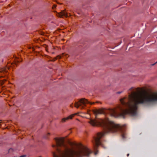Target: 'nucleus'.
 <instances>
[{"label": "nucleus", "mask_w": 157, "mask_h": 157, "mask_svg": "<svg viewBox=\"0 0 157 157\" xmlns=\"http://www.w3.org/2000/svg\"><path fill=\"white\" fill-rule=\"evenodd\" d=\"M140 88H130L128 97H124L120 100L122 105H118L114 109H109L106 112L111 116L117 117L121 116L124 118L128 114L132 117L137 115V110L140 104L149 105L157 102V93L151 94H143Z\"/></svg>", "instance_id": "nucleus-1"}, {"label": "nucleus", "mask_w": 157, "mask_h": 157, "mask_svg": "<svg viewBox=\"0 0 157 157\" xmlns=\"http://www.w3.org/2000/svg\"><path fill=\"white\" fill-rule=\"evenodd\" d=\"M89 122L93 126H100L102 127L104 130L103 132L98 133L96 136L94 137L92 141L95 155H97L98 153V151L97 149L99 145H101L104 148H106L100 141L101 138L104 136L106 133L109 132H117L121 134L123 139H124L126 138L124 127L120 124H116L109 119H90Z\"/></svg>", "instance_id": "nucleus-2"}, {"label": "nucleus", "mask_w": 157, "mask_h": 157, "mask_svg": "<svg viewBox=\"0 0 157 157\" xmlns=\"http://www.w3.org/2000/svg\"><path fill=\"white\" fill-rule=\"evenodd\" d=\"M56 145H52L55 148L56 152L52 153L53 157H82L89 156L92 151L86 147H69L64 143L63 138H55Z\"/></svg>", "instance_id": "nucleus-3"}, {"label": "nucleus", "mask_w": 157, "mask_h": 157, "mask_svg": "<svg viewBox=\"0 0 157 157\" xmlns=\"http://www.w3.org/2000/svg\"><path fill=\"white\" fill-rule=\"evenodd\" d=\"M94 103H91L87 99L85 98L80 99L79 102H76L75 105V107L78 108L79 106L81 107V109H83L85 106H86V104H89L90 105L94 104Z\"/></svg>", "instance_id": "nucleus-4"}, {"label": "nucleus", "mask_w": 157, "mask_h": 157, "mask_svg": "<svg viewBox=\"0 0 157 157\" xmlns=\"http://www.w3.org/2000/svg\"><path fill=\"white\" fill-rule=\"evenodd\" d=\"M57 16L60 17H62L63 16H64L66 17L68 16L67 13L64 11H62L60 13H57Z\"/></svg>", "instance_id": "nucleus-5"}, {"label": "nucleus", "mask_w": 157, "mask_h": 157, "mask_svg": "<svg viewBox=\"0 0 157 157\" xmlns=\"http://www.w3.org/2000/svg\"><path fill=\"white\" fill-rule=\"evenodd\" d=\"M74 115H70L69 116H68V117L66 118H64L62 119V122H63L67 120H68L69 119H71L74 116Z\"/></svg>", "instance_id": "nucleus-6"}, {"label": "nucleus", "mask_w": 157, "mask_h": 157, "mask_svg": "<svg viewBox=\"0 0 157 157\" xmlns=\"http://www.w3.org/2000/svg\"><path fill=\"white\" fill-rule=\"evenodd\" d=\"M94 113L96 114H101L105 113V111L103 110H97L95 111Z\"/></svg>", "instance_id": "nucleus-7"}, {"label": "nucleus", "mask_w": 157, "mask_h": 157, "mask_svg": "<svg viewBox=\"0 0 157 157\" xmlns=\"http://www.w3.org/2000/svg\"><path fill=\"white\" fill-rule=\"evenodd\" d=\"M50 134L49 133H48L44 136V138L45 139H47L48 138V136H49Z\"/></svg>", "instance_id": "nucleus-8"}, {"label": "nucleus", "mask_w": 157, "mask_h": 157, "mask_svg": "<svg viewBox=\"0 0 157 157\" xmlns=\"http://www.w3.org/2000/svg\"><path fill=\"white\" fill-rule=\"evenodd\" d=\"M13 151V148H10L9 149V152H12Z\"/></svg>", "instance_id": "nucleus-9"}, {"label": "nucleus", "mask_w": 157, "mask_h": 157, "mask_svg": "<svg viewBox=\"0 0 157 157\" xmlns=\"http://www.w3.org/2000/svg\"><path fill=\"white\" fill-rule=\"evenodd\" d=\"M26 156V155H22L19 157H25Z\"/></svg>", "instance_id": "nucleus-10"}, {"label": "nucleus", "mask_w": 157, "mask_h": 157, "mask_svg": "<svg viewBox=\"0 0 157 157\" xmlns=\"http://www.w3.org/2000/svg\"><path fill=\"white\" fill-rule=\"evenodd\" d=\"M122 92V91H118L117 92V94H120Z\"/></svg>", "instance_id": "nucleus-11"}, {"label": "nucleus", "mask_w": 157, "mask_h": 157, "mask_svg": "<svg viewBox=\"0 0 157 157\" xmlns=\"http://www.w3.org/2000/svg\"><path fill=\"white\" fill-rule=\"evenodd\" d=\"M157 63V62H156L155 63H154V64H152V65H154L155 63Z\"/></svg>", "instance_id": "nucleus-12"}, {"label": "nucleus", "mask_w": 157, "mask_h": 157, "mask_svg": "<svg viewBox=\"0 0 157 157\" xmlns=\"http://www.w3.org/2000/svg\"><path fill=\"white\" fill-rule=\"evenodd\" d=\"M129 154H127V156H129Z\"/></svg>", "instance_id": "nucleus-13"}, {"label": "nucleus", "mask_w": 157, "mask_h": 157, "mask_svg": "<svg viewBox=\"0 0 157 157\" xmlns=\"http://www.w3.org/2000/svg\"><path fill=\"white\" fill-rule=\"evenodd\" d=\"M71 107H72V105H71Z\"/></svg>", "instance_id": "nucleus-14"}]
</instances>
